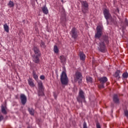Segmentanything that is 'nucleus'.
<instances>
[{
  "instance_id": "obj_1",
  "label": "nucleus",
  "mask_w": 128,
  "mask_h": 128,
  "mask_svg": "<svg viewBox=\"0 0 128 128\" xmlns=\"http://www.w3.org/2000/svg\"><path fill=\"white\" fill-rule=\"evenodd\" d=\"M60 80L62 84H63L64 86H66V84H68V76L66 75V72H62Z\"/></svg>"
},
{
  "instance_id": "obj_2",
  "label": "nucleus",
  "mask_w": 128,
  "mask_h": 128,
  "mask_svg": "<svg viewBox=\"0 0 128 128\" xmlns=\"http://www.w3.org/2000/svg\"><path fill=\"white\" fill-rule=\"evenodd\" d=\"M82 12L83 14L88 12V3L86 1L80 0Z\"/></svg>"
},
{
  "instance_id": "obj_3",
  "label": "nucleus",
  "mask_w": 128,
  "mask_h": 128,
  "mask_svg": "<svg viewBox=\"0 0 128 128\" xmlns=\"http://www.w3.org/2000/svg\"><path fill=\"white\" fill-rule=\"evenodd\" d=\"M102 30H104V27L102 26H98L96 27V32L95 34L94 38H100L102 34Z\"/></svg>"
},
{
  "instance_id": "obj_4",
  "label": "nucleus",
  "mask_w": 128,
  "mask_h": 128,
  "mask_svg": "<svg viewBox=\"0 0 128 128\" xmlns=\"http://www.w3.org/2000/svg\"><path fill=\"white\" fill-rule=\"evenodd\" d=\"M100 84L98 86L99 88H104V84L108 82V78L106 76L100 78H98Z\"/></svg>"
},
{
  "instance_id": "obj_5",
  "label": "nucleus",
  "mask_w": 128,
  "mask_h": 128,
  "mask_svg": "<svg viewBox=\"0 0 128 128\" xmlns=\"http://www.w3.org/2000/svg\"><path fill=\"white\" fill-rule=\"evenodd\" d=\"M74 80L76 82L78 80L79 83L82 82V73L78 72H76L74 76Z\"/></svg>"
},
{
  "instance_id": "obj_6",
  "label": "nucleus",
  "mask_w": 128,
  "mask_h": 128,
  "mask_svg": "<svg viewBox=\"0 0 128 128\" xmlns=\"http://www.w3.org/2000/svg\"><path fill=\"white\" fill-rule=\"evenodd\" d=\"M38 83L39 88L38 96H44V86H42V82L40 80H39L38 81Z\"/></svg>"
},
{
  "instance_id": "obj_7",
  "label": "nucleus",
  "mask_w": 128,
  "mask_h": 128,
  "mask_svg": "<svg viewBox=\"0 0 128 128\" xmlns=\"http://www.w3.org/2000/svg\"><path fill=\"white\" fill-rule=\"evenodd\" d=\"M78 30L76 28H72L70 32V34L71 35V36L72 38H74V40H76V38H78Z\"/></svg>"
},
{
  "instance_id": "obj_8",
  "label": "nucleus",
  "mask_w": 128,
  "mask_h": 128,
  "mask_svg": "<svg viewBox=\"0 0 128 128\" xmlns=\"http://www.w3.org/2000/svg\"><path fill=\"white\" fill-rule=\"evenodd\" d=\"M103 14L106 20H107V22H108V20L112 18V15L110 14V10L105 8L103 11Z\"/></svg>"
},
{
  "instance_id": "obj_9",
  "label": "nucleus",
  "mask_w": 128,
  "mask_h": 128,
  "mask_svg": "<svg viewBox=\"0 0 128 128\" xmlns=\"http://www.w3.org/2000/svg\"><path fill=\"white\" fill-rule=\"evenodd\" d=\"M98 50L101 52H106V44L104 42L99 43Z\"/></svg>"
},
{
  "instance_id": "obj_10",
  "label": "nucleus",
  "mask_w": 128,
  "mask_h": 128,
  "mask_svg": "<svg viewBox=\"0 0 128 128\" xmlns=\"http://www.w3.org/2000/svg\"><path fill=\"white\" fill-rule=\"evenodd\" d=\"M20 100L21 104H22V106H24L26 104L28 99L26 98V96L24 94H21L20 95Z\"/></svg>"
},
{
  "instance_id": "obj_11",
  "label": "nucleus",
  "mask_w": 128,
  "mask_h": 128,
  "mask_svg": "<svg viewBox=\"0 0 128 128\" xmlns=\"http://www.w3.org/2000/svg\"><path fill=\"white\" fill-rule=\"evenodd\" d=\"M33 50L34 52V54L33 56H40V48L36 46H34L33 48Z\"/></svg>"
},
{
  "instance_id": "obj_12",
  "label": "nucleus",
  "mask_w": 128,
  "mask_h": 128,
  "mask_svg": "<svg viewBox=\"0 0 128 128\" xmlns=\"http://www.w3.org/2000/svg\"><path fill=\"white\" fill-rule=\"evenodd\" d=\"M40 56L32 55V60L35 64H38L40 62Z\"/></svg>"
},
{
  "instance_id": "obj_13",
  "label": "nucleus",
  "mask_w": 128,
  "mask_h": 128,
  "mask_svg": "<svg viewBox=\"0 0 128 128\" xmlns=\"http://www.w3.org/2000/svg\"><path fill=\"white\" fill-rule=\"evenodd\" d=\"M113 102L115 104H120V98H118V95L114 94L113 96Z\"/></svg>"
},
{
  "instance_id": "obj_14",
  "label": "nucleus",
  "mask_w": 128,
  "mask_h": 128,
  "mask_svg": "<svg viewBox=\"0 0 128 128\" xmlns=\"http://www.w3.org/2000/svg\"><path fill=\"white\" fill-rule=\"evenodd\" d=\"M79 56L80 58V60H86V54H84V52L80 51L79 52Z\"/></svg>"
},
{
  "instance_id": "obj_15",
  "label": "nucleus",
  "mask_w": 128,
  "mask_h": 128,
  "mask_svg": "<svg viewBox=\"0 0 128 128\" xmlns=\"http://www.w3.org/2000/svg\"><path fill=\"white\" fill-rule=\"evenodd\" d=\"M42 12L44 13V14H48V7L44 6L42 8Z\"/></svg>"
},
{
  "instance_id": "obj_16",
  "label": "nucleus",
  "mask_w": 128,
  "mask_h": 128,
  "mask_svg": "<svg viewBox=\"0 0 128 128\" xmlns=\"http://www.w3.org/2000/svg\"><path fill=\"white\" fill-rule=\"evenodd\" d=\"M28 82L30 86H31L32 88L34 87V84L32 82V78H30L29 79H28Z\"/></svg>"
},
{
  "instance_id": "obj_17",
  "label": "nucleus",
  "mask_w": 128,
  "mask_h": 128,
  "mask_svg": "<svg viewBox=\"0 0 128 128\" xmlns=\"http://www.w3.org/2000/svg\"><path fill=\"white\" fill-rule=\"evenodd\" d=\"M79 96L81 98H82L83 100H84V91L82 90H80L79 91Z\"/></svg>"
},
{
  "instance_id": "obj_18",
  "label": "nucleus",
  "mask_w": 128,
  "mask_h": 128,
  "mask_svg": "<svg viewBox=\"0 0 128 128\" xmlns=\"http://www.w3.org/2000/svg\"><path fill=\"white\" fill-rule=\"evenodd\" d=\"M86 80L88 84H92V78L90 76H86Z\"/></svg>"
},
{
  "instance_id": "obj_19",
  "label": "nucleus",
  "mask_w": 128,
  "mask_h": 128,
  "mask_svg": "<svg viewBox=\"0 0 128 128\" xmlns=\"http://www.w3.org/2000/svg\"><path fill=\"white\" fill-rule=\"evenodd\" d=\"M6 107L4 106H1L2 112L4 114H8V112H6Z\"/></svg>"
},
{
  "instance_id": "obj_20",
  "label": "nucleus",
  "mask_w": 128,
  "mask_h": 128,
  "mask_svg": "<svg viewBox=\"0 0 128 128\" xmlns=\"http://www.w3.org/2000/svg\"><path fill=\"white\" fill-rule=\"evenodd\" d=\"M28 110L31 116H34V108H28Z\"/></svg>"
},
{
  "instance_id": "obj_21",
  "label": "nucleus",
  "mask_w": 128,
  "mask_h": 128,
  "mask_svg": "<svg viewBox=\"0 0 128 128\" xmlns=\"http://www.w3.org/2000/svg\"><path fill=\"white\" fill-rule=\"evenodd\" d=\"M4 30L5 32H10V28L8 26L7 24H5L4 25Z\"/></svg>"
},
{
  "instance_id": "obj_22",
  "label": "nucleus",
  "mask_w": 128,
  "mask_h": 128,
  "mask_svg": "<svg viewBox=\"0 0 128 128\" xmlns=\"http://www.w3.org/2000/svg\"><path fill=\"white\" fill-rule=\"evenodd\" d=\"M32 76L35 80H38V75H36V73L34 70H33L32 72Z\"/></svg>"
},
{
  "instance_id": "obj_23",
  "label": "nucleus",
  "mask_w": 128,
  "mask_h": 128,
  "mask_svg": "<svg viewBox=\"0 0 128 128\" xmlns=\"http://www.w3.org/2000/svg\"><path fill=\"white\" fill-rule=\"evenodd\" d=\"M60 60L62 62H66V58L64 56H60Z\"/></svg>"
},
{
  "instance_id": "obj_24",
  "label": "nucleus",
  "mask_w": 128,
  "mask_h": 128,
  "mask_svg": "<svg viewBox=\"0 0 128 128\" xmlns=\"http://www.w3.org/2000/svg\"><path fill=\"white\" fill-rule=\"evenodd\" d=\"M40 46L41 48H46V46L44 42V41L42 40H41V42L40 43Z\"/></svg>"
},
{
  "instance_id": "obj_25",
  "label": "nucleus",
  "mask_w": 128,
  "mask_h": 128,
  "mask_svg": "<svg viewBox=\"0 0 128 128\" xmlns=\"http://www.w3.org/2000/svg\"><path fill=\"white\" fill-rule=\"evenodd\" d=\"M120 70H117L114 75L115 78H120Z\"/></svg>"
},
{
  "instance_id": "obj_26",
  "label": "nucleus",
  "mask_w": 128,
  "mask_h": 128,
  "mask_svg": "<svg viewBox=\"0 0 128 128\" xmlns=\"http://www.w3.org/2000/svg\"><path fill=\"white\" fill-rule=\"evenodd\" d=\"M8 6H10V8H12L14 6V3L13 2H12V0H10L9 2V3L8 4Z\"/></svg>"
},
{
  "instance_id": "obj_27",
  "label": "nucleus",
  "mask_w": 128,
  "mask_h": 128,
  "mask_svg": "<svg viewBox=\"0 0 128 128\" xmlns=\"http://www.w3.org/2000/svg\"><path fill=\"white\" fill-rule=\"evenodd\" d=\"M104 40L105 42L108 44V36H104Z\"/></svg>"
},
{
  "instance_id": "obj_28",
  "label": "nucleus",
  "mask_w": 128,
  "mask_h": 128,
  "mask_svg": "<svg viewBox=\"0 0 128 128\" xmlns=\"http://www.w3.org/2000/svg\"><path fill=\"white\" fill-rule=\"evenodd\" d=\"M54 50L55 54H58V46H56V45H55L54 46Z\"/></svg>"
},
{
  "instance_id": "obj_29",
  "label": "nucleus",
  "mask_w": 128,
  "mask_h": 128,
  "mask_svg": "<svg viewBox=\"0 0 128 128\" xmlns=\"http://www.w3.org/2000/svg\"><path fill=\"white\" fill-rule=\"evenodd\" d=\"M122 77L124 78H128V72H125L122 74Z\"/></svg>"
},
{
  "instance_id": "obj_30",
  "label": "nucleus",
  "mask_w": 128,
  "mask_h": 128,
  "mask_svg": "<svg viewBox=\"0 0 128 128\" xmlns=\"http://www.w3.org/2000/svg\"><path fill=\"white\" fill-rule=\"evenodd\" d=\"M124 114L125 116H126L127 118H128V110H125L124 111Z\"/></svg>"
},
{
  "instance_id": "obj_31",
  "label": "nucleus",
  "mask_w": 128,
  "mask_h": 128,
  "mask_svg": "<svg viewBox=\"0 0 128 128\" xmlns=\"http://www.w3.org/2000/svg\"><path fill=\"white\" fill-rule=\"evenodd\" d=\"M96 128H102L100 127V124L98 122H97L96 123Z\"/></svg>"
},
{
  "instance_id": "obj_32",
  "label": "nucleus",
  "mask_w": 128,
  "mask_h": 128,
  "mask_svg": "<svg viewBox=\"0 0 128 128\" xmlns=\"http://www.w3.org/2000/svg\"><path fill=\"white\" fill-rule=\"evenodd\" d=\"M83 128H88V126H86V122H84Z\"/></svg>"
},
{
  "instance_id": "obj_33",
  "label": "nucleus",
  "mask_w": 128,
  "mask_h": 128,
  "mask_svg": "<svg viewBox=\"0 0 128 128\" xmlns=\"http://www.w3.org/2000/svg\"><path fill=\"white\" fill-rule=\"evenodd\" d=\"M77 100L78 102H82V99L80 98V97L77 98Z\"/></svg>"
},
{
  "instance_id": "obj_34",
  "label": "nucleus",
  "mask_w": 128,
  "mask_h": 128,
  "mask_svg": "<svg viewBox=\"0 0 128 128\" xmlns=\"http://www.w3.org/2000/svg\"><path fill=\"white\" fill-rule=\"evenodd\" d=\"M61 22H66V18H62L60 19Z\"/></svg>"
},
{
  "instance_id": "obj_35",
  "label": "nucleus",
  "mask_w": 128,
  "mask_h": 128,
  "mask_svg": "<svg viewBox=\"0 0 128 128\" xmlns=\"http://www.w3.org/2000/svg\"><path fill=\"white\" fill-rule=\"evenodd\" d=\"M44 78H45L44 76L42 75V76H40V80H44Z\"/></svg>"
},
{
  "instance_id": "obj_36",
  "label": "nucleus",
  "mask_w": 128,
  "mask_h": 128,
  "mask_svg": "<svg viewBox=\"0 0 128 128\" xmlns=\"http://www.w3.org/2000/svg\"><path fill=\"white\" fill-rule=\"evenodd\" d=\"M4 120V116L2 115L0 116V122H2Z\"/></svg>"
},
{
  "instance_id": "obj_37",
  "label": "nucleus",
  "mask_w": 128,
  "mask_h": 128,
  "mask_svg": "<svg viewBox=\"0 0 128 128\" xmlns=\"http://www.w3.org/2000/svg\"><path fill=\"white\" fill-rule=\"evenodd\" d=\"M54 96L55 100H56L57 96H56V93H54Z\"/></svg>"
},
{
  "instance_id": "obj_38",
  "label": "nucleus",
  "mask_w": 128,
  "mask_h": 128,
  "mask_svg": "<svg viewBox=\"0 0 128 128\" xmlns=\"http://www.w3.org/2000/svg\"><path fill=\"white\" fill-rule=\"evenodd\" d=\"M60 1L62 2H64V0H60Z\"/></svg>"
},
{
  "instance_id": "obj_39",
  "label": "nucleus",
  "mask_w": 128,
  "mask_h": 128,
  "mask_svg": "<svg viewBox=\"0 0 128 128\" xmlns=\"http://www.w3.org/2000/svg\"><path fill=\"white\" fill-rule=\"evenodd\" d=\"M36 2H38V0H35Z\"/></svg>"
},
{
  "instance_id": "obj_40",
  "label": "nucleus",
  "mask_w": 128,
  "mask_h": 128,
  "mask_svg": "<svg viewBox=\"0 0 128 128\" xmlns=\"http://www.w3.org/2000/svg\"><path fill=\"white\" fill-rule=\"evenodd\" d=\"M28 128H30V126H28Z\"/></svg>"
},
{
  "instance_id": "obj_41",
  "label": "nucleus",
  "mask_w": 128,
  "mask_h": 128,
  "mask_svg": "<svg viewBox=\"0 0 128 128\" xmlns=\"http://www.w3.org/2000/svg\"><path fill=\"white\" fill-rule=\"evenodd\" d=\"M22 128V127H20V128Z\"/></svg>"
}]
</instances>
